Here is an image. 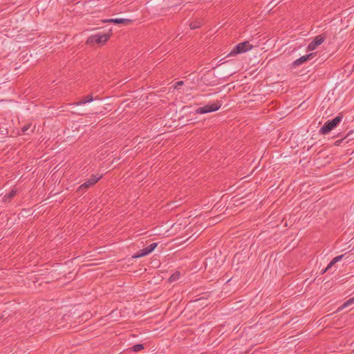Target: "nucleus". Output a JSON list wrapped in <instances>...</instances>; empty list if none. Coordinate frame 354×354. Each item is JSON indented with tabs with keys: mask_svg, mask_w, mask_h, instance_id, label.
<instances>
[{
	"mask_svg": "<svg viewBox=\"0 0 354 354\" xmlns=\"http://www.w3.org/2000/svg\"><path fill=\"white\" fill-rule=\"evenodd\" d=\"M343 116L340 113L331 120H328L319 129V133L326 135L335 129L342 120Z\"/></svg>",
	"mask_w": 354,
	"mask_h": 354,
	"instance_id": "f257e3e1",
	"label": "nucleus"
},
{
	"mask_svg": "<svg viewBox=\"0 0 354 354\" xmlns=\"http://www.w3.org/2000/svg\"><path fill=\"white\" fill-rule=\"evenodd\" d=\"M111 34L109 33H97L91 35L86 41V44L93 45L95 44H104L110 38Z\"/></svg>",
	"mask_w": 354,
	"mask_h": 354,
	"instance_id": "f03ea898",
	"label": "nucleus"
},
{
	"mask_svg": "<svg viewBox=\"0 0 354 354\" xmlns=\"http://www.w3.org/2000/svg\"><path fill=\"white\" fill-rule=\"evenodd\" d=\"M102 178L101 175H92L85 183L82 184L77 189V192L84 194L86 190L94 185Z\"/></svg>",
	"mask_w": 354,
	"mask_h": 354,
	"instance_id": "7ed1b4c3",
	"label": "nucleus"
},
{
	"mask_svg": "<svg viewBox=\"0 0 354 354\" xmlns=\"http://www.w3.org/2000/svg\"><path fill=\"white\" fill-rule=\"evenodd\" d=\"M252 45L250 44L249 41L239 43L233 48V49L229 53V55H235L237 54L245 53L248 50L252 49Z\"/></svg>",
	"mask_w": 354,
	"mask_h": 354,
	"instance_id": "20e7f679",
	"label": "nucleus"
},
{
	"mask_svg": "<svg viewBox=\"0 0 354 354\" xmlns=\"http://www.w3.org/2000/svg\"><path fill=\"white\" fill-rule=\"evenodd\" d=\"M221 106V103L218 101L212 104H207L204 106L198 107L196 110V113L198 114H204L218 110Z\"/></svg>",
	"mask_w": 354,
	"mask_h": 354,
	"instance_id": "39448f33",
	"label": "nucleus"
},
{
	"mask_svg": "<svg viewBox=\"0 0 354 354\" xmlns=\"http://www.w3.org/2000/svg\"><path fill=\"white\" fill-rule=\"evenodd\" d=\"M158 243H153L148 245L147 247L138 250L133 256V258H140L144 256H146L153 252L154 249L157 247Z\"/></svg>",
	"mask_w": 354,
	"mask_h": 354,
	"instance_id": "423d86ee",
	"label": "nucleus"
},
{
	"mask_svg": "<svg viewBox=\"0 0 354 354\" xmlns=\"http://www.w3.org/2000/svg\"><path fill=\"white\" fill-rule=\"evenodd\" d=\"M325 40V37L320 35L317 36L308 46V50H314L318 46L322 44Z\"/></svg>",
	"mask_w": 354,
	"mask_h": 354,
	"instance_id": "0eeeda50",
	"label": "nucleus"
},
{
	"mask_svg": "<svg viewBox=\"0 0 354 354\" xmlns=\"http://www.w3.org/2000/svg\"><path fill=\"white\" fill-rule=\"evenodd\" d=\"M313 56H314L313 53H310L308 55H306L301 56L299 59H296L293 62L292 64H293L294 66H299V65L306 62V61L309 60L310 58L313 57Z\"/></svg>",
	"mask_w": 354,
	"mask_h": 354,
	"instance_id": "6e6552de",
	"label": "nucleus"
},
{
	"mask_svg": "<svg viewBox=\"0 0 354 354\" xmlns=\"http://www.w3.org/2000/svg\"><path fill=\"white\" fill-rule=\"evenodd\" d=\"M93 100V95H86V96H83L80 101L75 102L73 104L77 105V106H80V105H82V104H84L88 103V102H91Z\"/></svg>",
	"mask_w": 354,
	"mask_h": 354,
	"instance_id": "1a4fd4ad",
	"label": "nucleus"
},
{
	"mask_svg": "<svg viewBox=\"0 0 354 354\" xmlns=\"http://www.w3.org/2000/svg\"><path fill=\"white\" fill-rule=\"evenodd\" d=\"M104 21L109 22V23H113V24H128L129 23L130 20L127 19L115 18V19H107V20H105Z\"/></svg>",
	"mask_w": 354,
	"mask_h": 354,
	"instance_id": "9d476101",
	"label": "nucleus"
},
{
	"mask_svg": "<svg viewBox=\"0 0 354 354\" xmlns=\"http://www.w3.org/2000/svg\"><path fill=\"white\" fill-rule=\"evenodd\" d=\"M17 194V192L15 190H12L9 193L6 194L3 197V201L4 202L10 201V199H12Z\"/></svg>",
	"mask_w": 354,
	"mask_h": 354,
	"instance_id": "9b49d317",
	"label": "nucleus"
},
{
	"mask_svg": "<svg viewBox=\"0 0 354 354\" xmlns=\"http://www.w3.org/2000/svg\"><path fill=\"white\" fill-rule=\"evenodd\" d=\"M352 304H354V297H351L349 299H348L346 302H344L339 308L338 310H342V309H344L346 308V307L352 305Z\"/></svg>",
	"mask_w": 354,
	"mask_h": 354,
	"instance_id": "f8f14e48",
	"label": "nucleus"
},
{
	"mask_svg": "<svg viewBox=\"0 0 354 354\" xmlns=\"http://www.w3.org/2000/svg\"><path fill=\"white\" fill-rule=\"evenodd\" d=\"M144 345L142 344H138L134 346H133L131 348H129L131 351L133 352H138L142 349H144Z\"/></svg>",
	"mask_w": 354,
	"mask_h": 354,
	"instance_id": "ddd939ff",
	"label": "nucleus"
},
{
	"mask_svg": "<svg viewBox=\"0 0 354 354\" xmlns=\"http://www.w3.org/2000/svg\"><path fill=\"white\" fill-rule=\"evenodd\" d=\"M203 23L201 21H195L190 23V28L191 29H196L200 28L202 26Z\"/></svg>",
	"mask_w": 354,
	"mask_h": 354,
	"instance_id": "4468645a",
	"label": "nucleus"
},
{
	"mask_svg": "<svg viewBox=\"0 0 354 354\" xmlns=\"http://www.w3.org/2000/svg\"><path fill=\"white\" fill-rule=\"evenodd\" d=\"M335 263H336L335 262L333 261V260L332 259V261L328 263V265L327 266V267L322 271V273H325L328 270H329Z\"/></svg>",
	"mask_w": 354,
	"mask_h": 354,
	"instance_id": "2eb2a0df",
	"label": "nucleus"
},
{
	"mask_svg": "<svg viewBox=\"0 0 354 354\" xmlns=\"http://www.w3.org/2000/svg\"><path fill=\"white\" fill-rule=\"evenodd\" d=\"M30 124H25L24 126H23L21 128L22 132L24 133H26L27 131L30 129Z\"/></svg>",
	"mask_w": 354,
	"mask_h": 354,
	"instance_id": "dca6fc26",
	"label": "nucleus"
},
{
	"mask_svg": "<svg viewBox=\"0 0 354 354\" xmlns=\"http://www.w3.org/2000/svg\"><path fill=\"white\" fill-rule=\"evenodd\" d=\"M183 84H184V82H183V81H178V82H176L175 83L174 86V88H176V89L179 88V87H180V86H182Z\"/></svg>",
	"mask_w": 354,
	"mask_h": 354,
	"instance_id": "f3484780",
	"label": "nucleus"
},
{
	"mask_svg": "<svg viewBox=\"0 0 354 354\" xmlns=\"http://www.w3.org/2000/svg\"><path fill=\"white\" fill-rule=\"evenodd\" d=\"M179 274H174L169 277V281H173L178 278Z\"/></svg>",
	"mask_w": 354,
	"mask_h": 354,
	"instance_id": "a211bd4d",
	"label": "nucleus"
},
{
	"mask_svg": "<svg viewBox=\"0 0 354 354\" xmlns=\"http://www.w3.org/2000/svg\"><path fill=\"white\" fill-rule=\"evenodd\" d=\"M343 257H344V254H342V255L335 257V258L333 259V260L334 262L337 263V262L339 261L340 260H342Z\"/></svg>",
	"mask_w": 354,
	"mask_h": 354,
	"instance_id": "6ab92c4d",
	"label": "nucleus"
},
{
	"mask_svg": "<svg viewBox=\"0 0 354 354\" xmlns=\"http://www.w3.org/2000/svg\"><path fill=\"white\" fill-rule=\"evenodd\" d=\"M353 133V131H350L348 133H347L346 136L345 138L349 137Z\"/></svg>",
	"mask_w": 354,
	"mask_h": 354,
	"instance_id": "aec40b11",
	"label": "nucleus"
}]
</instances>
